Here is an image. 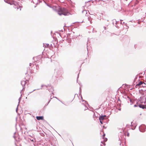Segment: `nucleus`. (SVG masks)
<instances>
[{"label":"nucleus","mask_w":146,"mask_h":146,"mask_svg":"<svg viewBox=\"0 0 146 146\" xmlns=\"http://www.w3.org/2000/svg\"><path fill=\"white\" fill-rule=\"evenodd\" d=\"M36 119L38 120H43L44 119V117L43 116H36Z\"/></svg>","instance_id":"nucleus-3"},{"label":"nucleus","mask_w":146,"mask_h":146,"mask_svg":"<svg viewBox=\"0 0 146 146\" xmlns=\"http://www.w3.org/2000/svg\"><path fill=\"white\" fill-rule=\"evenodd\" d=\"M145 84L146 85V80H145Z\"/></svg>","instance_id":"nucleus-10"},{"label":"nucleus","mask_w":146,"mask_h":146,"mask_svg":"<svg viewBox=\"0 0 146 146\" xmlns=\"http://www.w3.org/2000/svg\"><path fill=\"white\" fill-rule=\"evenodd\" d=\"M26 82L25 80H23L21 82V84L23 86H25Z\"/></svg>","instance_id":"nucleus-7"},{"label":"nucleus","mask_w":146,"mask_h":146,"mask_svg":"<svg viewBox=\"0 0 146 146\" xmlns=\"http://www.w3.org/2000/svg\"><path fill=\"white\" fill-rule=\"evenodd\" d=\"M139 106L140 108H142L143 109H144L146 108V106L144 105H139Z\"/></svg>","instance_id":"nucleus-4"},{"label":"nucleus","mask_w":146,"mask_h":146,"mask_svg":"<svg viewBox=\"0 0 146 146\" xmlns=\"http://www.w3.org/2000/svg\"><path fill=\"white\" fill-rule=\"evenodd\" d=\"M56 101H58V100H56Z\"/></svg>","instance_id":"nucleus-14"},{"label":"nucleus","mask_w":146,"mask_h":146,"mask_svg":"<svg viewBox=\"0 0 146 146\" xmlns=\"http://www.w3.org/2000/svg\"><path fill=\"white\" fill-rule=\"evenodd\" d=\"M84 106L85 107V108H87V107H86L84 105Z\"/></svg>","instance_id":"nucleus-11"},{"label":"nucleus","mask_w":146,"mask_h":146,"mask_svg":"<svg viewBox=\"0 0 146 146\" xmlns=\"http://www.w3.org/2000/svg\"><path fill=\"white\" fill-rule=\"evenodd\" d=\"M134 106L135 107H136V106H136V105H134Z\"/></svg>","instance_id":"nucleus-12"},{"label":"nucleus","mask_w":146,"mask_h":146,"mask_svg":"<svg viewBox=\"0 0 146 146\" xmlns=\"http://www.w3.org/2000/svg\"><path fill=\"white\" fill-rule=\"evenodd\" d=\"M143 86H145V84H143Z\"/></svg>","instance_id":"nucleus-13"},{"label":"nucleus","mask_w":146,"mask_h":146,"mask_svg":"<svg viewBox=\"0 0 146 146\" xmlns=\"http://www.w3.org/2000/svg\"><path fill=\"white\" fill-rule=\"evenodd\" d=\"M105 133H104V134L103 135V136H103L102 138L104 139V142H106V141H107V139L105 137Z\"/></svg>","instance_id":"nucleus-5"},{"label":"nucleus","mask_w":146,"mask_h":146,"mask_svg":"<svg viewBox=\"0 0 146 146\" xmlns=\"http://www.w3.org/2000/svg\"><path fill=\"white\" fill-rule=\"evenodd\" d=\"M143 84H145V83L141 81V82H139V83L136 85V86H140L141 85Z\"/></svg>","instance_id":"nucleus-8"},{"label":"nucleus","mask_w":146,"mask_h":146,"mask_svg":"<svg viewBox=\"0 0 146 146\" xmlns=\"http://www.w3.org/2000/svg\"><path fill=\"white\" fill-rule=\"evenodd\" d=\"M100 123H101V124H102V120H100Z\"/></svg>","instance_id":"nucleus-9"},{"label":"nucleus","mask_w":146,"mask_h":146,"mask_svg":"<svg viewBox=\"0 0 146 146\" xmlns=\"http://www.w3.org/2000/svg\"><path fill=\"white\" fill-rule=\"evenodd\" d=\"M10 5H14V7L15 9H19L21 10L22 6L19 5L16 2L13 1L10 3Z\"/></svg>","instance_id":"nucleus-2"},{"label":"nucleus","mask_w":146,"mask_h":146,"mask_svg":"<svg viewBox=\"0 0 146 146\" xmlns=\"http://www.w3.org/2000/svg\"><path fill=\"white\" fill-rule=\"evenodd\" d=\"M58 13V14L60 15H68L70 14V13L66 9L62 8L59 9Z\"/></svg>","instance_id":"nucleus-1"},{"label":"nucleus","mask_w":146,"mask_h":146,"mask_svg":"<svg viewBox=\"0 0 146 146\" xmlns=\"http://www.w3.org/2000/svg\"><path fill=\"white\" fill-rule=\"evenodd\" d=\"M106 117V115L100 116L99 117V118L100 120L103 121L104 119V117Z\"/></svg>","instance_id":"nucleus-6"}]
</instances>
